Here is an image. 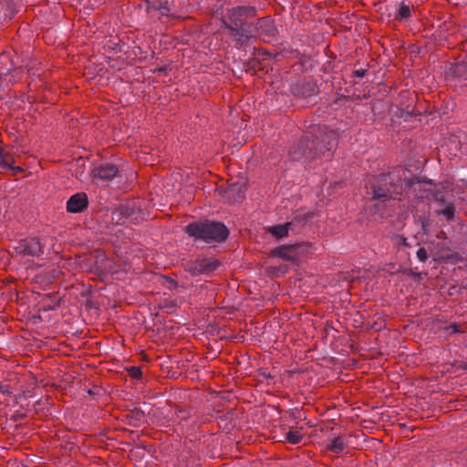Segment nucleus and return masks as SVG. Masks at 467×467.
<instances>
[{
    "label": "nucleus",
    "instance_id": "c85d7f7f",
    "mask_svg": "<svg viewBox=\"0 0 467 467\" xmlns=\"http://www.w3.org/2000/svg\"><path fill=\"white\" fill-rule=\"evenodd\" d=\"M119 213H120V214H122L126 217H129L131 214L130 208L128 205L121 206L119 209Z\"/></svg>",
    "mask_w": 467,
    "mask_h": 467
},
{
    "label": "nucleus",
    "instance_id": "5701e85b",
    "mask_svg": "<svg viewBox=\"0 0 467 467\" xmlns=\"http://www.w3.org/2000/svg\"><path fill=\"white\" fill-rule=\"evenodd\" d=\"M244 186L243 184H239V183L233 184L229 188V192H231V193L237 192L238 199H242L244 197Z\"/></svg>",
    "mask_w": 467,
    "mask_h": 467
},
{
    "label": "nucleus",
    "instance_id": "aec40b11",
    "mask_svg": "<svg viewBox=\"0 0 467 467\" xmlns=\"http://www.w3.org/2000/svg\"><path fill=\"white\" fill-rule=\"evenodd\" d=\"M445 204L446 206L441 210L436 211V213L439 215L441 214L446 217L448 221H451L454 218L455 207L451 202H448Z\"/></svg>",
    "mask_w": 467,
    "mask_h": 467
},
{
    "label": "nucleus",
    "instance_id": "412c9836",
    "mask_svg": "<svg viewBox=\"0 0 467 467\" xmlns=\"http://www.w3.org/2000/svg\"><path fill=\"white\" fill-rule=\"evenodd\" d=\"M285 439L291 444H298L302 441V435L298 430L290 429L285 434Z\"/></svg>",
    "mask_w": 467,
    "mask_h": 467
},
{
    "label": "nucleus",
    "instance_id": "20e7f679",
    "mask_svg": "<svg viewBox=\"0 0 467 467\" xmlns=\"http://www.w3.org/2000/svg\"><path fill=\"white\" fill-rule=\"evenodd\" d=\"M256 10L252 6H239L234 8L229 16L231 25L229 29H244L254 26Z\"/></svg>",
    "mask_w": 467,
    "mask_h": 467
},
{
    "label": "nucleus",
    "instance_id": "f8f14e48",
    "mask_svg": "<svg viewBox=\"0 0 467 467\" xmlns=\"http://www.w3.org/2000/svg\"><path fill=\"white\" fill-rule=\"evenodd\" d=\"M296 223L295 221L285 223L284 224L275 225L269 228V233L276 238H283L287 236L289 232L296 233Z\"/></svg>",
    "mask_w": 467,
    "mask_h": 467
},
{
    "label": "nucleus",
    "instance_id": "9d476101",
    "mask_svg": "<svg viewBox=\"0 0 467 467\" xmlns=\"http://www.w3.org/2000/svg\"><path fill=\"white\" fill-rule=\"evenodd\" d=\"M45 244L41 243L38 238H29L21 244V252L24 254L38 257L44 254Z\"/></svg>",
    "mask_w": 467,
    "mask_h": 467
},
{
    "label": "nucleus",
    "instance_id": "bb28decb",
    "mask_svg": "<svg viewBox=\"0 0 467 467\" xmlns=\"http://www.w3.org/2000/svg\"><path fill=\"white\" fill-rule=\"evenodd\" d=\"M269 18L264 17L262 19H257V25L255 29H262L265 26H268Z\"/></svg>",
    "mask_w": 467,
    "mask_h": 467
},
{
    "label": "nucleus",
    "instance_id": "f03ea898",
    "mask_svg": "<svg viewBox=\"0 0 467 467\" xmlns=\"http://www.w3.org/2000/svg\"><path fill=\"white\" fill-rule=\"evenodd\" d=\"M417 181L416 176H407V171L403 167H398L390 172L373 177L367 185V194L382 202L390 199H400Z\"/></svg>",
    "mask_w": 467,
    "mask_h": 467
},
{
    "label": "nucleus",
    "instance_id": "f257e3e1",
    "mask_svg": "<svg viewBox=\"0 0 467 467\" xmlns=\"http://www.w3.org/2000/svg\"><path fill=\"white\" fill-rule=\"evenodd\" d=\"M337 142V134L326 126L309 128L289 154L293 161L306 163L322 156L329 158Z\"/></svg>",
    "mask_w": 467,
    "mask_h": 467
},
{
    "label": "nucleus",
    "instance_id": "6e6552de",
    "mask_svg": "<svg viewBox=\"0 0 467 467\" xmlns=\"http://www.w3.org/2000/svg\"><path fill=\"white\" fill-rule=\"evenodd\" d=\"M291 92L301 98H311L317 94V85L314 81H299L291 86Z\"/></svg>",
    "mask_w": 467,
    "mask_h": 467
},
{
    "label": "nucleus",
    "instance_id": "ddd939ff",
    "mask_svg": "<svg viewBox=\"0 0 467 467\" xmlns=\"http://www.w3.org/2000/svg\"><path fill=\"white\" fill-rule=\"evenodd\" d=\"M147 11L156 10L161 16H168L170 8L167 0H146Z\"/></svg>",
    "mask_w": 467,
    "mask_h": 467
},
{
    "label": "nucleus",
    "instance_id": "dca6fc26",
    "mask_svg": "<svg viewBox=\"0 0 467 467\" xmlns=\"http://www.w3.org/2000/svg\"><path fill=\"white\" fill-rule=\"evenodd\" d=\"M346 446L345 439L341 436L333 438L327 444V449L332 452L339 454L341 453Z\"/></svg>",
    "mask_w": 467,
    "mask_h": 467
},
{
    "label": "nucleus",
    "instance_id": "c756f323",
    "mask_svg": "<svg viewBox=\"0 0 467 467\" xmlns=\"http://www.w3.org/2000/svg\"><path fill=\"white\" fill-rule=\"evenodd\" d=\"M366 74H367V69H365V68H359L353 72V75L356 78H363V77H365Z\"/></svg>",
    "mask_w": 467,
    "mask_h": 467
},
{
    "label": "nucleus",
    "instance_id": "7ed1b4c3",
    "mask_svg": "<svg viewBox=\"0 0 467 467\" xmlns=\"http://www.w3.org/2000/svg\"><path fill=\"white\" fill-rule=\"evenodd\" d=\"M184 231L195 241L202 240L207 244L224 242L229 235V231L223 223L210 220L191 223Z\"/></svg>",
    "mask_w": 467,
    "mask_h": 467
},
{
    "label": "nucleus",
    "instance_id": "4be33fe9",
    "mask_svg": "<svg viewBox=\"0 0 467 467\" xmlns=\"http://www.w3.org/2000/svg\"><path fill=\"white\" fill-rule=\"evenodd\" d=\"M13 161V157L9 153H4L0 151V166L12 169Z\"/></svg>",
    "mask_w": 467,
    "mask_h": 467
},
{
    "label": "nucleus",
    "instance_id": "4468645a",
    "mask_svg": "<svg viewBox=\"0 0 467 467\" xmlns=\"http://www.w3.org/2000/svg\"><path fill=\"white\" fill-rule=\"evenodd\" d=\"M447 74L454 78L467 79V64H451L450 67H448Z\"/></svg>",
    "mask_w": 467,
    "mask_h": 467
},
{
    "label": "nucleus",
    "instance_id": "a878e982",
    "mask_svg": "<svg viewBox=\"0 0 467 467\" xmlns=\"http://www.w3.org/2000/svg\"><path fill=\"white\" fill-rule=\"evenodd\" d=\"M447 260L451 263H457L462 262L463 258L459 253H452L447 256Z\"/></svg>",
    "mask_w": 467,
    "mask_h": 467
},
{
    "label": "nucleus",
    "instance_id": "1a4fd4ad",
    "mask_svg": "<svg viewBox=\"0 0 467 467\" xmlns=\"http://www.w3.org/2000/svg\"><path fill=\"white\" fill-rule=\"evenodd\" d=\"M88 205V195L85 192L73 194L67 202V211L71 213L84 212Z\"/></svg>",
    "mask_w": 467,
    "mask_h": 467
},
{
    "label": "nucleus",
    "instance_id": "72a5a7b5",
    "mask_svg": "<svg viewBox=\"0 0 467 467\" xmlns=\"http://www.w3.org/2000/svg\"><path fill=\"white\" fill-rule=\"evenodd\" d=\"M170 283H171V285L176 286V283L174 281L171 280Z\"/></svg>",
    "mask_w": 467,
    "mask_h": 467
},
{
    "label": "nucleus",
    "instance_id": "f704fd0d",
    "mask_svg": "<svg viewBox=\"0 0 467 467\" xmlns=\"http://www.w3.org/2000/svg\"><path fill=\"white\" fill-rule=\"evenodd\" d=\"M0 390H1V391H4V390H3V386H2V385H0Z\"/></svg>",
    "mask_w": 467,
    "mask_h": 467
},
{
    "label": "nucleus",
    "instance_id": "39448f33",
    "mask_svg": "<svg viewBox=\"0 0 467 467\" xmlns=\"http://www.w3.org/2000/svg\"><path fill=\"white\" fill-rule=\"evenodd\" d=\"M220 262L213 257H199L183 264L184 270L192 275H210L220 266Z\"/></svg>",
    "mask_w": 467,
    "mask_h": 467
},
{
    "label": "nucleus",
    "instance_id": "2eb2a0df",
    "mask_svg": "<svg viewBox=\"0 0 467 467\" xmlns=\"http://www.w3.org/2000/svg\"><path fill=\"white\" fill-rule=\"evenodd\" d=\"M414 10L413 5L410 3H400L398 11L395 15V19L404 21L411 16V13Z\"/></svg>",
    "mask_w": 467,
    "mask_h": 467
},
{
    "label": "nucleus",
    "instance_id": "0eeeda50",
    "mask_svg": "<svg viewBox=\"0 0 467 467\" xmlns=\"http://www.w3.org/2000/svg\"><path fill=\"white\" fill-rule=\"evenodd\" d=\"M119 173V168L111 163H103L95 167L91 171V175L95 180L103 182L111 181Z\"/></svg>",
    "mask_w": 467,
    "mask_h": 467
},
{
    "label": "nucleus",
    "instance_id": "7c9ffc66",
    "mask_svg": "<svg viewBox=\"0 0 467 467\" xmlns=\"http://www.w3.org/2000/svg\"><path fill=\"white\" fill-rule=\"evenodd\" d=\"M447 330L449 331L450 334L460 333L461 332V330L459 329V327H458V326L456 324L450 325L447 327Z\"/></svg>",
    "mask_w": 467,
    "mask_h": 467
},
{
    "label": "nucleus",
    "instance_id": "a211bd4d",
    "mask_svg": "<svg viewBox=\"0 0 467 467\" xmlns=\"http://www.w3.org/2000/svg\"><path fill=\"white\" fill-rule=\"evenodd\" d=\"M415 223L420 226L422 234L427 235L430 233L431 221L429 217L420 215L415 220Z\"/></svg>",
    "mask_w": 467,
    "mask_h": 467
},
{
    "label": "nucleus",
    "instance_id": "393cba45",
    "mask_svg": "<svg viewBox=\"0 0 467 467\" xmlns=\"http://www.w3.org/2000/svg\"><path fill=\"white\" fill-rule=\"evenodd\" d=\"M417 258L419 259V261L424 263L427 261L428 257H429V254H428V252L425 248L423 247H420L418 251H417Z\"/></svg>",
    "mask_w": 467,
    "mask_h": 467
},
{
    "label": "nucleus",
    "instance_id": "c9c22d12",
    "mask_svg": "<svg viewBox=\"0 0 467 467\" xmlns=\"http://www.w3.org/2000/svg\"><path fill=\"white\" fill-rule=\"evenodd\" d=\"M464 368L467 369V364L464 365Z\"/></svg>",
    "mask_w": 467,
    "mask_h": 467
},
{
    "label": "nucleus",
    "instance_id": "423d86ee",
    "mask_svg": "<svg viewBox=\"0 0 467 467\" xmlns=\"http://www.w3.org/2000/svg\"><path fill=\"white\" fill-rule=\"evenodd\" d=\"M303 253L299 244L282 245L271 250L273 257H278L290 262H296Z\"/></svg>",
    "mask_w": 467,
    "mask_h": 467
},
{
    "label": "nucleus",
    "instance_id": "9b49d317",
    "mask_svg": "<svg viewBox=\"0 0 467 467\" xmlns=\"http://www.w3.org/2000/svg\"><path fill=\"white\" fill-rule=\"evenodd\" d=\"M90 271L101 275L108 270V260L106 254L101 251H95L88 259Z\"/></svg>",
    "mask_w": 467,
    "mask_h": 467
},
{
    "label": "nucleus",
    "instance_id": "f3484780",
    "mask_svg": "<svg viewBox=\"0 0 467 467\" xmlns=\"http://www.w3.org/2000/svg\"><path fill=\"white\" fill-rule=\"evenodd\" d=\"M231 36L235 42H237V44L242 45L245 41L249 40L253 35L252 31H231Z\"/></svg>",
    "mask_w": 467,
    "mask_h": 467
},
{
    "label": "nucleus",
    "instance_id": "b1692460",
    "mask_svg": "<svg viewBox=\"0 0 467 467\" xmlns=\"http://www.w3.org/2000/svg\"><path fill=\"white\" fill-rule=\"evenodd\" d=\"M129 375L136 379H140L142 376L141 369L139 367H130L128 368Z\"/></svg>",
    "mask_w": 467,
    "mask_h": 467
},
{
    "label": "nucleus",
    "instance_id": "cd10ccee",
    "mask_svg": "<svg viewBox=\"0 0 467 467\" xmlns=\"http://www.w3.org/2000/svg\"><path fill=\"white\" fill-rule=\"evenodd\" d=\"M106 46H108L109 48H111L113 50H120V47H119V40L116 41L115 39L114 40H109L108 44H106Z\"/></svg>",
    "mask_w": 467,
    "mask_h": 467
},
{
    "label": "nucleus",
    "instance_id": "2f4dec72",
    "mask_svg": "<svg viewBox=\"0 0 467 467\" xmlns=\"http://www.w3.org/2000/svg\"><path fill=\"white\" fill-rule=\"evenodd\" d=\"M165 69H166V67H158L157 69H155V71H156V72H157V71H158V72H162V71H164Z\"/></svg>",
    "mask_w": 467,
    "mask_h": 467
},
{
    "label": "nucleus",
    "instance_id": "6ab92c4d",
    "mask_svg": "<svg viewBox=\"0 0 467 467\" xmlns=\"http://www.w3.org/2000/svg\"><path fill=\"white\" fill-rule=\"evenodd\" d=\"M432 198L434 201L441 202V203H447L448 197H447V190L444 186L438 187L434 190L432 192Z\"/></svg>",
    "mask_w": 467,
    "mask_h": 467
},
{
    "label": "nucleus",
    "instance_id": "473e14b6",
    "mask_svg": "<svg viewBox=\"0 0 467 467\" xmlns=\"http://www.w3.org/2000/svg\"><path fill=\"white\" fill-rule=\"evenodd\" d=\"M399 238H400L402 240V244L404 245H407V242H406V238L402 237V236H399Z\"/></svg>",
    "mask_w": 467,
    "mask_h": 467
}]
</instances>
